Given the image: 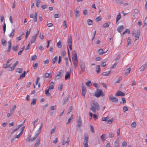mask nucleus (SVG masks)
I'll use <instances>...</instances> for the list:
<instances>
[{
  "mask_svg": "<svg viewBox=\"0 0 147 147\" xmlns=\"http://www.w3.org/2000/svg\"><path fill=\"white\" fill-rule=\"evenodd\" d=\"M99 106L98 103L95 101H93L91 105L90 110L94 113L96 112V111L100 110Z\"/></svg>",
  "mask_w": 147,
  "mask_h": 147,
  "instance_id": "nucleus-1",
  "label": "nucleus"
},
{
  "mask_svg": "<svg viewBox=\"0 0 147 147\" xmlns=\"http://www.w3.org/2000/svg\"><path fill=\"white\" fill-rule=\"evenodd\" d=\"M72 61L74 64V68L76 70L78 66V61L77 57V54L76 52L74 53L73 54Z\"/></svg>",
  "mask_w": 147,
  "mask_h": 147,
  "instance_id": "nucleus-2",
  "label": "nucleus"
},
{
  "mask_svg": "<svg viewBox=\"0 0 147 147\" xmlns=\"http://www.w3.org/2000/svg\"><path fill=\"white\" fill-rule=\"evenodd\" d=\"M79 65L80 66L81 70L80 73L81 74L84 72L85 70V63L83 61H81L79 63Z\"/></svg>",
  "mask_w": 147,
  "mask_h": 147,
  "instance_id": "nucleus-3",
  "label": "nucleus"
},
{
  "mask_svg": "<svg viewBox=\"0 0 147 147\" xmlns=\"http://www.w3.org/2000/svg\"><path fill=\"white\" fill-rule=\"evenodd\" d=\"M132 33L133 36L135 37V40H136L139 39L140 34V32H136V31L134 30L132 32Z\"/></svg>",
  "mask_w": 147,
  "mask_h": 147,
  "instance_id": "nucleus-4",
  "label": "nucleus"
},
{
  "mask_svg": "<svg viewBox=\"0 0 147 147\" xmlns=\"http://www.w3.org/2000/svg\"><path fill=\"white\" fill-rule=\"evenodd\" d=\"M88 135L84 136V140L83 142V144L84 147H88Z\"/></svg>",
  "mask_w": 147,
  "mask_h": 147,
  "instance_id": "nucleus-5",
  "label": "nucleus"
},
{
  "mask_svg": "<svg viewBox=\"0 0 147 147\" xmlns=\"http://www.w3.org/2000/svg\"><path fill=\"white\" fill-rule=\"evenodd\" d=\"M82 95L83 96V98H85V95L86 94V88L84 84H82Z\"/></svg>",
  "mask_w": 147,
  "mask_h": 147,
  "instance_id": "nucleus-6",
  "label": "nucleus"
},
{
  "mask_svg": "<svg viewBox=\"0 0 147 147\" xmlns=\"http://www.w3.org/2000/svg\"><path fill=\"white\" fill-rule=\"evenodd\" d=\"M102 92L101 89L97 90L95 93V96L97 97H99L101 95Z\"/></svg>",
  "mask_w": 147,
  "mask_h": 147,
  "instance_id": "nucleus-7",
  "label": "nucleus"
},
{
  "mask_svg": "<svg viewBox=\"0 0 147 147\" xmlns=\"http://www.w3.org/2000/svg\"><path fill=\"white\" fill-rule=\"evenodd\" d=\"M63 70H61L58 72V73L57 75L56 78L57 79H59L62 76L63 73Z\"/></svg>",
  "mask_w": 147,
  "mask_h": 147,
  "instance_id": "nucleus-8",
  "label": "nucleus"
},
{
  "mask_svg": "<svg viewBox=\"0 0 147 147\" xmlns=\"http://www.w3.org/2000/svg\"><path fill=\"white\" fill-rule=\"evenodd\" d=\"M82 125V121L81 117L79 116L78 119L77 120V126L79 128H80Z\"/></svg>",
  "mask_w": 147,
  "mask_h": 147,
  "instance_id": "nucleus-9",
  "label": "nucleus"
},
{
  "mask_svg": "<svg viewBox=\"0 0 147 147\" xmlns=\"http://www.w3.org/2000/svg\"><path fill=\"white\" fill-rule=\"evenodd\" d=\"M69 138L68 137L67 139V140L65 141L64 140H63L62 141V144L65 145L66 146H68L69 145Z\"/></svg>",
  "mask_w": 147,
  "mask_h": 147,
  "instance_id": "nucleus-10",
  "label": "nucleus"
},
{
  "mask_svg": "<svg viewBox=\"0 0 147 147\" xmlns=\"http://www.w3.org/2000/svg\"><path fill=\"white\" fill-rule=\"evenodd\" d=\"M109 99L111 100L113 102H115L118 101V99L117 98L113 97L112 94H111L109 96Z\"/></svg>",
  "mask_w": 147,
  "mask_h": 147,
  "instance_id": "nucleus-11",
  "label": "nucleus"
},
{
  "mask_svg": "<svg viewBox=\"0 0 147 147\" xmlns=\"http://www.w3.org/2000/svg\"><path fill=\"white\" fill-rule=\"evenodd\" d=\"M37 37V35H34L32 36L30 41L31 44H32L35 42Z\"/></svg>",
  "mask_w": 147,
  "mask_h": 147,
  "instance_id": "nucleus-12",
  "label": "nucleus"
},
{
  "mask_svg": "<svg viewBox=\"0 0 147 147\" xmlns=\"http://www.w3.org/2000/svg\"><path fill=\"white\" fill-rule=\"evenodd\" d=\"M115 95L118 96H123L125 95V94L121 91H118L116 93Z\"/></svg>",
  "mask_w": 147,
  "mask_h": 147,
  "instance_id": "nucleus-13",
  "label": "nucleus"
},
{
  "mask_svg": "<svg viewBox=\"0 0 147 147\" xmlns=\"http://www.w3.org/2000/svg\"><path fill=\"white\" fill-rule=\"evenodd\" d=\"M124 29V27L123 26H119L117 29V30L118 32L121 33L122 31Z\"/></svg>",
  "mask_w": 147,
  "mask_h": 147,
  "instance_id": "nucleus-14",
  "label": "nucleus"
},
{
  "mask_svg": "<svg viewBox=\"0 0 147 147\" xmlns=\"http://www.w3.org/2000/svg\"><path fill=\"white\" fill-rule=\"evenodd\" d=\"M15 29H12L11 30V32L9 34V36L10 37L13 38L15 34Z\"/></svg>",
  "mask_w": 147,
  "mask_h": 147,
  "instance_id": "nucleus-15",
  "label": "nucleus"
},
{
  "mask_svg": "<svg viewBox=\"0 0 147 147\" xmlns=\"http://www.w3.org/2000/svg\"><path fill=\"white\" fill-rule=\"evenodd\" d=\"M18 62L17 61H16L15 63L13 64L12 66L11 67L10 70H9V71H12L14 69L16 66L18 64Z\"/></svg>",
  "mask_w": 147,
  "mask_h": 147,
  "instance_id": "nucleus-16",
  "label": "nucleus"
},
{
  "mask_svg": "<svg viewBox=\"0 0 147 147\" xmlns=\"http://www.w3.org/2000/svg\"><path fill=\"white\" fill-rule=\"evenodd\" d=\"M72 34H70V35L68 39V42L69 45L72 44Z\"/></svg>",
  "mask_w": 147,
  "mask_h": 147,
  "instance_id": "nucleus-17",
  "label": "nucleus"
},
{
  "mask_svg": "<svg viewBox=\"0 0 147 147\" xmlns=\"http://www.w3.org/2000/svg\"><path fill=\"white\" fill-rule=\"evenodd\" d=\"M147 67V65L146 64H144L140 68V71H143Z\"/></svg>",
  "mask_w": 147,
  "mask_h": 147,
  "instance_id": "nucleus-18",
  "label": "nucleus"
},
{
  "mask_svg": "<svg viewBox=\"0 0 147 147\" xmlns=\"http://www.w3.org/2000/svg\"><path fill=\"white\" fill-rule=\"evenodd\" d=\"M102 140L104 142V141L106 139V135L105 134H103L101 135L100 136Z\"/></svg>",
  "mask_w": 147,
  "mask_h": 147,
  "instance_id": "nucleus-19",
  "label": "nucleus"
},
{
  "mask_svg": "<svg viewBox=\"0 0 147 147\" xmlns=\"http://www.w3.org/2000/svg\"><path fill=\"white\" fill-rule=\"evenodd\" d=\"M44 76L45 78H51L52 77V75L51 73L49 74L47 73H46L45 74Z\"/></svg>",
  "mask_w": 147,
  "mask_h": 147,
  "instance_id": "nucleus-20",
  "label": "nucleus"
},
{
  "mask_svg": "<svg viewBox=\"0 0 147 147\" xmlns=\"http://www.w3.org/2000/svg\"><path fill=\"white\" fill-rule=\"evenodd\" d=\"M55 86L54 83L53 82H51L49 84V89H53L54 87Z\"/></svg>",
  "mask_w": 147,
  "mask_h": 147,
  "instance_id": "nucleus-21",
  "label": "nucleus"
},
{
  "mask_svg": "<svg viewBox=\"0 0 147 147\" xmlns=\"http://www.w3.org/2000/svg\"><path fill=\"white\" fill-rule=\"evenodd\" d=\"M75 15L76 16V18H78V17H79L80 16V12L79 11L77 10V9H76L75 10Z\"/></svg>",
  "mask_w": 147,
  "mask_h": 147,
  "instance_id": "nucleus-22",
  "label": "nucleus"
},
{
  "mask_svg": "<svg viewBox=\"0 0 147 147\" xmlns=\"http://www.w3.org/2000/svg\"><path fill=\"white\" fill-rule=\"evenodd\" d=\"M16 105H14L13 106V108H11L10 109V113L11 114H12L14 112L15 109L16 108Z\"/></svg>",
  "mask_w": 147,
  "mask_h": 147,
  "instance_id": "nucleus-23",
  "label": "nucleus"
},
{
  "mask_svg": "<svg viewBox=\"0 0 147 147\" xmlns=\"http://www.w3.org/2000/svg\"><path fill=\"white\" fill-rule=\"evenodd\" d=\"M42 127V124L39 127V128L38 129L36 132V133L38 134V135L40 133L41 129Z\"/></svg>",
  "mask_w": 147,
  "mask_h": 147,
  "instance_id": "nucleus-24",
  "label": "nucleus"
},
{
  "mask_svg": "<svg viewBox=\"0 0 147 147\" xmlns=\"http://www.w3.org/2000/svg\"><path fill=\"white\" fill-rule=\"evenodd\" d=\"M70 73L67 71L66 72V74L65 76V79L67 80L70 78Z\"/></svg>",
  "mask_w": 147,
  "mask_h": 147,
  "instance_id": "nucleus-25",
  "label": "nucleus"
},
{
  "mask_svg": "<svg viewBox=\"0 0 147 147\" xmlns=\"http://www.w3.org/2000/svg\"><path fill=\"white\" fill-rule=\"evenodd\" d=\"M110 24V22H109L108 23H105L102 25V27L103 28L108 27L109 26Z\"/></svg>",
  "mask_w": 147,
  "mask_h": 147,
  "instance_id": "nucleus-26",
  "label": "nucleus"
},
{
  "mask_svg": "<svg viewBox=\"0 0 147 147\" xmlns=\"http://www.w3.org/2000/svg\"><path fill=\"white\" fill-rule=\"evenodd\" d=\"M121 18V15L120 13H119L118 14L116 18V23H117V22Z\"/></svg>",
  "mask_w": 147,
  "mask_h": 147,
  "instance_id": "nucleus-27",
  "label": "nucleus"
},
{
  "mask_svg": "<svg viewBox=\"0 0 147 147\" xmlns=\"http://www.w3.org/2000/svg\"><path fill=\"white\" fill-rule=\"evenodd\" d=\"M40 142V138H39L37 140V142L35 143L34 147H36L39 146Z\"/></svg>",
  "mask_w": 147,
  "mask_h": 147,
  "instance_id": "nucleus-28",
  "label": "nucleus"
},
{
  "mask_svg": "<svg viewBox=\"0 0 147 147\" xmlns=\"http://www.w3.org/2000/svg\"><path fill=\"white\" fill-rule=\"evenodd\" d=\"M114 146L115 147H119V142L118 140H115L114 143Z\"/></svg>",
  "mask_w": 147,
  "mask_h": 147,
  "instance_id": "nucleus-29",
  "label": "nucleus"
},
{
  "mask_svg": "<svg viewBox=\"0 0 147 147\" xmlns=\"http://www.w3.org/2000/svg\"><path fill=\"white\" fill-rule=\"evenodd\" d=\"M57 59L58 57L57 56H55L54 58L52 60V63L53 64H55L56 62L57 61Z\"/></svg>",
  "mask_w": 147,
  "mask_h": 147,
  "instance_id": "nucleus-30",
  "label": "nucleus"
},
{
  "mask_svg": "<svg viewBox=\"0 0 147 147\" xmlns=\"http://www.w3.org/2000/svg\"><path fill=\"white\" fill-rule=\"evenodd\" d=\"M100 66L99 65H97L96 68V71L97 73H99L100 71Z\"/></svg>",
  "mask_w": 147,
  "mask_h": 147,
  "instance_id": "nucleus-31",
  "label": "nucleus"
},
{
  "mask_svg": "<svg viewBox=\"0 0 147 147\" xmlns=\"http://www.w3.org/2000/svg\"><path fill=\"white\" fill-rule=\"evenodd\" d=\"M38 118L37 119H36L35 121H34L32 122V123L33 124L34 128H35V124L37 123L38 122Z\"/></svg>",
  "mask_w": 147,
  "mask_h": 147,
  "instance_id": "nucleus-32",
  "label": "nucleus"
},
{
  "mask_svg": "<svg viewBox=\"0 0 147 147\" xmlns=\"http://www.w3.org/2000/svg\"><path fill=\"white\" fill-rule=\"evenodd\" d=\"M136 123L135 121L133 122L131 124V126L132 128H135L136 127Z\"/></svg>",
  "mask_w": 147,
  "mask_h": 147,
  "instance_id": "nucleus-33",
  "label": "nucleus"
},
{
  "mask_svg": "<svg viewBox=\"0 0 147 147\" xmlns=\"http://www.w3.org/2000/svg\"><path fill=\"white\" fill-rule=\"evenodd\" d=\"M36 99L35 98H33L32 99L31 105H34L36 104Z\"/></svg>",
  "mask_w": 147,
  "mask_h": 147,
  "instance_id": "nucleus-34",
  "label": "nucleus"
},
{
  "mask_svg": "<svg viewBox=\"0 0 147 147\" xmlns=\"http://www.w3.org/2000/svg\"><path fill=\"white\" fill-rule=\"evenodd\" d=\"M69 96H68L67 97H66L65 98L64 100L63 103V105L65 104V103L68 101V99H69Z\"/></svg>",
  "mask_w": 147,
  "mask_h": 147,
  "instance_id": "nucleus-35",
  "label": "nucleus"
},
{
  "mask_svg": "<svg viewBox=\"0 0 147 147\" xmlns=\"http://www.w3.org/2000/svg\"><path fill=\"white\" fill-rule=\"evenodd\" d=\"M25 49V46H24L20 49V51H19L18 53V55H20L22 54V52L23 51L24 49Z\"/></svg>",
  "mask_w": 147,
  "mask_h": 147,
  "instance_id": "nucleus-36",
  "label": "nucleus"
},
{
  "mask_svg": "<svg viewBox=\"0 0 147 147\" xmlns=\"http://www.w3.org/2000/svg\"><path fill=\"white\" fill-rule=\"evenodd\" d=\"M87 23L89 25H91L92 24V21L90 19H88L87 21Z\"/></svg>",
  "mask_w": 147,
  "mask_h": 147,
  "instance_id": "nucleus-37",
  "label": "nucleus"
},
{
  "mask_svg": "<svg viewBox=\"0 0 147 147\" xmlns=\"http://www.w3.org/2000/svg\"><path fill=\"white\" fill-rule=\"evenodd\" d=\"M37 13L36 12H35L34 13V22H36L37 21Z\"/></svg>",
  "mask_w": 147,
  "mask_h": 147,
  "instance_id": "nucleus-38",
  "label": "nucleus"
},
{
  "mask_svg": "<svg viewBox=\"0 0 147 147\" xmlns=\"http://www.w3.org/2000/svg\"><path fill=\"white\" fill-rule=\"evenodd\" d=\"M36 5L37 7H38L39 6V4L40 3V0H36Z\"/></svg>",
  "mask_w": 147,
  "mask_h": 147,
  "instance_id": "nucleus-39",
  "label": "nucleus"
},
{
  "mask_svg": "<svg viewBox=\"0 0 147 147\" xmlns=\"http://www.w3.org/2000/svg\"><path fill=\"white\" fill-rule=\"evenodd\" d=\"M86 85L88 86H90L92 85L91 82L90 81H89L86 83Z\"/></svg>",
  "mask_w": 147,
  "mask_h": 147,
  "instance_id": "nucleus-40",
  "label": "nucleus"
},
{
  "mask_svg": "<svg viewBox=\"0 0 147 147\" xmlns=\"http://www.w3.org/2000/svg\"><path fill=\"white\" fill-rule=\"evenodd\" d=\"M131 71V68H129L126 70L125 72V75H127V74L129 73Z\"/></svg>",
  "mask_w": 147,
  "mask_h": 147,
  "instance_id": "nucleus-41",
  "label": "nucleus"
},
{
  "mask_svg": "<svg viewBox=\"0 0 147 147\" xmlns=\"http://www.w3.org/2000/svg\"><path fill=\"white\" fill-rule=\"evenodd\" d=\"M37 58V56L35 55H34L32 56L31 58V60L32 61H34Z\"/></svg>",
  "mask_w": 147,
  "mask_h": 147,
  "instance_id": "nucleus-42",
  "label": "nucleus"
},
{
  "mask_svg": "<svg viewBox=\"0 0 147 147\" xmlns=\"http://www.w3.org/2000/svg\"><path fill=\"white\" fill-rule=\"evenodd\" d=\"M22 68H18L16 70V71L20 73H21L22 72Z\"/></svg>",
  "mask_w": 147,
  "mask_h": 147,
  "instance_id": "nucleus-43",
  "label": "nucleus"
},
{
  "mask_svg": "<svg viewBox=\"0 0 147 147\" xmlns=\"http://www.w3.org/2000/svg\"><path fill=\"white\" fill-rule=\"evenodd\" d=\"M38 134H37L35 133V134H34V137H33L31 139V141H33L34 140H35L36 138L38 137Z\"/></svg>",
  "mask_w": 147,
  "mask_h": 147,
  "instance_id": "nucleus-44",
  "label": "nucleus"
},
{
  "mask_svg": "<svg viewBox=\"0 0 147 147\" xmlns=\"http://www.w3.org/2000/svg\"><path fill=\"white\" fill-rule=\"evenodd\" d=\"M131 43V40L130 38L128 37V40H127V45H129Z\"/></svg>",
  "mask_w": 147,
  "mask_h": 147,
  "instance_id": "nucleus-45",
  "label": "nucleus"
},
{
  "mask_svg": "<svg viewBox=\"0 0 147 147\" xmlns=\"http://www.w3.org/2000/svg\"><path fill=\"white\" fill-rule=\"evenodd\" d=\"M98 52L100 55H102L104 53L103 50L102 49H99Z\"/></svg>",
  "mask_w": 147,
  "mask_h": 147,
  "instance_id": "nucleus-46",
  "label": "nucleus"
},
{
  "mask_svg": "<svg viewBox=\"0 0 147 147\" xmlns=\"http://www.w3.org/2000/svg\"><path fill=\"white\" fill-rule=\"evenodd\" d=\"M49 90L48 89L46 90L45 91V94L47 96H49L51 95V94L49 92Z\"/></svg>",
  "mask_w": 147,
  "mask_h": 147,
  "instance_id": "nucleus-47",
  "label": "nucleus"
},
{
  "mask_svg": "<svg viewBox=\"0 0 147 147\" xmlns=\"http://www.w3.org/2000/svg\"><path fill=\"white\" fill-rule=\"evenodd\" d=\"M57 46L59 48H61V41H59L57 43Z\"/></svg>",
  "mask_w": 147,
  "mask_h": 147,
  "instance_id": "nucleus-48",
  "label": "nucleus"
},
{
  "mask_svg": "<svg viewBox=\"0 0 147 147\" xmlns=\"http://www.w3.org/2000/svg\"><path fill=\"white\" fill-rule=\"evenodd\" d=\"M110 73V71H107L104 72L103 74V75L104 76H108Z\"/></svg>",
  "mask_w": 147,
  "mask_h": 147,
  "instance_id": "nucleus-49",
  "label": "nucleus"
},
{
  "mask_svg": "<svg viewBox=\"0 0 147 147\" xmlns=\"http://www.w3.org/2000/svg\"><path fill=\"white\" fill-rule=\"evenodd\" d=\"M26 73V71H24V73L22 74L21 75H20L19 79H20L25 77V74Z\"/></svg>",
  "mask_w": 147,
  "mask_h": 147,
  "instance_id": "nucleus-50",
  "label": "nucleus"
},
{
  "mask_svg": "<svg viewBox=\"0 0 147 147\" xmlns=\"http://www.w3.org/2000/svg\"><path fill=\"white\" fill-rule=\"evenodd\" d=\"M18 46H13V47H12V49H13V50L15 51H16L18 50Z\"/></svg>",
  "mask_w": 147,
  "mask_h": 147,
  "instance_id": "nucleus-51",
  "label": "nucleus"
},
{
  "mask_svg": "<svg viewBox=\"0 0 147 147\" xmlns=\"http://www.w3.org/2000/svg\"><path fill=\"white\" fill-rule=\"evenodd\" d=\"M50 109L51 110H55L56 109V105L51 106L50 107Z\"/></svg>",
  "mask_w": 147,
  "mask_h": 147,
  "instance_id": "nucleus-52",
  "label": "nucleus"
},
{
  "mask_svg": "<svg viewBox=\"0 0 147 147\" xmlns=\"http://www.w3.org/2000/svg\"><path fill=\"white\" fill-rule=\"evenodd\" d=\"M127 145V143L126 142L124 141L122 143V147H126Z\"/></svg>",
  "mask_w": 147,
  "mask_h": 147,
  "instance_id": "nucleus-53",
  "label": "nucleus"
},
{
  "mask_svg": "<svg viewBox=\"0 0 147 147\" xmlns=\"http://www.w3.org/2000/svg\"><path fill=\"white\" fill-rule=\"evenodd\" d=\"M109 119L108 117H102V120L103 121H106Z\"/></svg>",
  "mask_w": 147,
  "mask_h": 147,
  "instance_id": "nucleus-54",
  "label": "nucleus"
},
{
  "mask_svg": "<svg viewBox=\"0 0 147 147\" xmlns=\"http://www.w3.org/2000/svg\"><path fill=\"white\" fill-rule=\"evenodd\" d=\"M1 43L3 45L5 46L6 44V42L5 40L2 39L1 40Z\"/></svg>",
  "mask_w": 147,
  "mask_h": 147,
  "instance_id": "nucleus-55",
  "label": "nucleus"
},
{
  "mask_svg": "<svg viewBox=\"0 0 147 147\" xmlns=\"http://www.w3.org/2000/svg\"><path fill=\"white\" fill-rule=\"evenodd\" d=\"M106 62H102L101 64V65L102 67H105L106 65Z\"/></svg>",
  "mask_w": 147,
  "mask_h": 147,
  "instance_id": "nucleus-56",
  "label": "nucleus"
},
{
  "mask_svg": "<svg viewBox=\"0 0 147 147\" xmlns=\"http://www.w3.org/2000/svg\"><path fill=\"white\" fill-rule=\"evenodd\" d=\"M56 129V127H53V128L52 129L51 131V134H52L54 133L55 132Z\"/></svg>",
  "mask_w": 147,
  "mask_h": 147,
  "instance_id": "nucleus-57",
  "label": "nucleus"
},
{
  "mask_svg": "<svg viewBox=\"0 0 147 147\" xmlns=\"http://www.w3.org/2000/svg\"><path fill=\"white\" fill-rule=\"evenodd\" d=\"M115 1L118 4L120 5L123 3V2L121 0H115Z\"/></svg>",
  "mask_w": 147,
  "mask_h": 147,
  "instance_id": "nucleus-58",
  "label": "nucleus"
},
{
  "mask_svg": "<svg viewBox=\"0 0 147 147\" xmlns=\"http://www.w3.org/2000/svg\"><path fill=\"white\" fill-rule=\"evenodd\" d=\"M128 110V109L127 107L124 106L123 107V112H125Z\"/></svg>",
  "mask_w": 147,
  "mask_h": 147,
  "instance_id": "nucleus-59",
  "label": "nucleus"
},
{
  "mask_svg": "<svg viewBox=\"0 0 147 147\" xmlns=\"http://www.w3.org/2000/svg\"><path fill=\"white\" fill-rule=\"evenodd\" d=\"M122 78L121 76L119 77L117 79V81L116 82V83H119L121 80Z\"/></svg>",
  "mask_w": 147,
  "mask_h": 147,
  "instance_id": "nucleus-60",
  "label": "nucleus"
},
{
  "mask_svg": "<svg viewBox=\"0 0 147 147\" xmlns=\"http://www.w3.org/2000/svg\"><path fill=\"white\" fill-rule=\"evenodd\" d=\"M144 27L146 25H147V17H146L144 21Z\"/></svg>",
  "mask_w": 147,
  "mask_h": 147,
  "instance_id": "nucleus-61",
  "label": "nucleus"
},
{
  "mask_svg": "<svg viewBox=\"0 0 147 147\" xmlns=\"http://www.w3.org/2000/svg\"><path fill=\"white\" fill-rule=\"evenodd\" d=\"M114 137V134L112 133H110L109 135V137L110 138H112Z\"/></svg>",
  "mask_w": 147,
  "mask_h": 147,
  "instance_id": "nucleus-62",
  "label": "nucleus"
},
{
  "mask_svg": "<svg viewBox=\"0 0 147 147\" xmlns=\"http://www.w3.org/2000/svg\"><path fill=\"white\" fill-rule=\"evenodd\" d=\"M67 22L65 20L63 21V27L64 28H65L67 27Z\"/></svg>",
  "mask_w": 147,
  "mask_h": 147,
  "instance_id": "nucleus-63",
  "label": "nucleus"
},
{
  "mask_svg": "<svg viewBox=\"0 0 147 147\" xmlns=\"http://www.w3.org/2000/svg\"><path fill=\"white\" fill-rule=\"evenodd\" d=\"M8 48L9 49H11V40H10L8 42Z\"/></svg>",
  "mask_w": 147,
  "mask_h": 147,
  "instance_id": "nucleus-64",
  "label": "nucleus"
}]
</instances>
